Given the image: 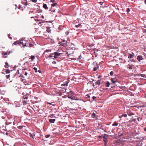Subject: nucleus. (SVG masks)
<instances>
[{"label": "nucleus", "mask_w": 146, "mask_h": 146, "mask_svg": "<svg viewBox=\"0 0 146 146\" xmlns=\"http://www.w3.org/2000/svg\"><path fill=\"white\" fill-rule=\"evenodd\" d=\"M96 98V97L94 96H93L92 97V98L93 99V100H94Z\"/></svg>", "instance_id": "51"}, {"label": "nucleus", "mask_w": 146, "mask_h": 146, "mask_svg": "<svg viewBox=\"0 0 146 146\" xmlns=\"http://www.w3.org/2000/svg\"><path fill=\"white\" fill-rule=\"evenodd\" d=\"M129 55L128 57L129 58H132L135 55L134 54L133 52H132L131 54L129 53Z\"/></svg>", "instance_id": "9"}, {"label": "nucleus", "mask_w": 146, "mask_h": 146, "mask_svg": "<svg viewBox=\"0 0 146 146\" xmlns=\"http://www.w3.org/2000/svg\"><path fill=\"white\" fill-rule=\"evenodd\" d=\"M144 131H146V127L144 129Z\"/></svg>", "instance_id": "62"}, {"label": "nucleus", "mask_w": 146, "mask_h": 146, "mask_svg": "<svg viewBox=\"0 0 146 146\" xmlns=\"http://www.w3.org/2000/svg\"><path fill=\"white\" fill-rule=\"evenodd\" d=\"M62 41H63V42H66V41H65V40H62Z\"/></svg>", "instance_id": "64"}, {"label": "nucleus", "mask_w": 146, "mask_h": 146, "mask_svg": "<svg viewBox=\"0 0 146 146\" xmlns=\"http://www.w3.org/2000/svg\"><path fill=\"white\" fill-rule=\"evenodd\" d=\"M55 1V0H50V2L54 3Z\"/></svg>", "instance_id": "49"}, {"label": "nucleus", "mask_w": 146, "mask_h": 146, "mask_svg": "<svg viewBox=\"0 0 146 146\" xmlns=\"http://www.w3.org/2000/svg\"><path fill=\"white\" fill-rule=\"evenodd\" d=\"M118 125V123L116 122H114L112 124V126H117Z\"/></svg>", "instance_id": "28"}, {"label": "nucleus", "mask_w": 146, "mask_h": 146, "mask_svg": "<svg viewBox=\"0 0 146 146\" xmlns=\"http://www.w3.org/2000/svg\"><path fill=\"white\" fill-rule=\"evenodd\" d=\"M66 42H67L66 41L65 42H64L63 43H62V42H60V44L62 46H64V44H66Z\"/></svg>", "instance_id": "31"}, {"label": "nucleus", "mask_w": 146, "mask_h": 146, "mask_svg": "<svg viewBox=\"0 0 146 146\" xmlns=\"http://www.w3.org/2000/svg\"><path fill=\"white\" fill-rule=\"evenodd\" d=\"M29 41H29H27V42H26V41H25L24 40H23L21 42V44H22L23 46H25V45L26 44H27V43H28Z\"/></svg>", "instance_id": "8"}, {"label": "nucleus", "mask_w": 146, "mask_h": 146, "mask_svg": "<svg viewBox=\"0 0 146 146\" xmlns=\"http://www.w3.org/2000/svg\"><path fill=\"white\" fill-rule=\"evenodd\" d=\"M126 11L127 12H129L130 11V9L129 8H128L127 9Z\"/></svg>", "instance_id": "45"}, {"label": "nucleus", "mask_w": 146, "mask_h": 146, "mask_svg": "<svg viewBox=\"0 0 146 146\" xmlns=\"http://www.w3.org/2000/svg\"><path fill=\"white\" fill-rule=\"evenodd\" d=\"M33 70L35 71V72L36 73L38 72L37 68L36 67H34L33 68Z\"/></svg>", "instance_id": "30"}, {"label": "nucleus", "mask_w": 146, "mask_h": 146, "mask_svg": "<svg viewBox=\"0 0 146 146\" xmlns=\"http://www.w3.org/2000/svg\"><path fill=\"white\" fill-rule=\"evenodd\" d=\"M130 61H131V62H134V60H133V59H132V60H130Z\"/></svg>", "instance_id": "54"}, {"label": "nucleus", "mask_w": 146, "mask_h": 146, "mask_svg": "<svg viewBox=\"0 0 146 146\" xmlns=\"http://www.w3.org/2000/svg\"><path fill=\"white\" fill-rule=\"evenodd\" d=\"M33 2L36 3L37 2V0H31Z\"/></svg>", "instance_id": "44"}, {"label": "nucleus", "mask_w": 146, "mask_h": 146, "mask_svg": "<svg viewBox=\"0 0 146 146\" xmlns=\"http://www.w3.org/2000/svg\"><path fill=\"white\" fill-rule=\"evenodd\" d=\"M52 57V55L51 54H50L49 55L48 57L51 58Z\"/></svg>", "instance_id": "58"}, {"label": "nucleus", "mask_w": 146, "mask_h": 146, "mask_svg": "<svg viewBox=\"0 0 146 146\" xmlns=\"http://www.w3.org/2000/svg\"><path fill=\"white\" fill-rule=\"evenodd\" d=\"M82 22L81 21H79L77 25H76L75 26V27L77 28H81L82 27Z\"/></svg>", "instance_id": "4"}, {"label": "nucleus", "mask_w": 146, "mask_h": 146, "mask_svg": "<svg viewBox=\"0 0 146 146\" xmlns=\"http://www.w3.org/2000/svg\"><path fill=\"white\" fill-rule=\"evenodd\" d=\"M50 135H45V137L46 138H48L49 137H50Z\"/></svg>", "instance_id": "38"}, {"label": "nucleus", "mask_w": 146, "mask_h": 146, "mask_svg": "<svg viewBox=\"0 0 146 146\" xmlns=\"http://www.w3.org/2000/svg\"><path fill=\"white\" fill-rule=\"evenodd\" d=\"M43 7L46 10H47L48 9L46 4L44 3L43 4Z\"/></svg>", "instance_id": "14"}, {"label": "nucleus", "mask_w": 146, "mask_h": 146, "mask_svg": "<svg viewBox=\"0 0 146 146\" xmlns=\"http://www.w3.org/2000/svg\"><path fill=\"white\" fill-rule=\"evenodd\" d=\"M52 55H54V57L55 58H57L59 56L60 54V53L58 52H55L54 53H52Z\"/></svg>", "instance_id": "2"}, {"label": "nucleus", "mask_w": 146, "mask_h": 146, "mask_svg": "<svg viewBox=\"0 0 146 146\" xmlns=\"http://www.w3.org/2000/svg\"><path fill=\"white\" fill-rule=\"evenodd\" d=\"M108 136L106 134H104V136L103 137V138L105 139H107V137Z\"/></svg>", "instance_id": "23"}, {"label": "nucleus", "mask_w": 146, "mask_h": 146, "mask_svg": "<svg viewBox=\"0 0 146 146\" xmlns=\"http://www.w3.org/2000/svg\"><path fill=\"white\" fill-rule=\"evenodd\" d=\"M35 58V56H34L32 55L29 59H31V60L33 61Z\"/></svg>", "instance_id": "27"}, {"label": "nucleus", "mask_w": 146, "mask_h": 146, "mask_svg": "<svg viewBox=\"0 0 146 146\" xmlns=\"http://www.w3.org/2000/svg\"><path fill=\"white\" fill-rule=\"evenodd\" d=\"M92 117L93 118H98V116L94 113H93L92 115Z\"/></svg>", "instance_id": "11"}, {"label": "nucleus", "mask_w": 146, "mask_h": 146, "mask_svg": "<svg viewBox=\"0 0 146 146\" xmlns=\"http://www.w3.org/2000/svg\"><path fill=\"white\" fill-rule=\"evenodd\" d=\"M18 8L19 9H20L21 8V5L20 4L19 5Z\"/></svg>", "instance_id": "43"}, {"label": "nucleus", "mask_w": 146, "mask_h": 146, "mask_svg": "<svg viewBox=\"0 0 146 146\" xmlns=\"http://www.w3.org/2000/svg\"><path fill=\"white\" fill-rule=\"evenodd\" d=\"M68 97L69 98L71 99L72 100L75 99L74 95H75V94L74 92L72 91H70V92H68Z\"/></svg>", "instance_id": "1"}, {"label": "nucleus", "mask_w": 146, "mask_h": 146, "mask_svg": "<svg viewBox=\"0 0 146 146\" xmlns=\"http://www.w3.org/2000/svg\"><path fill=\"white\" fill-rule=\"evenodd\" d=\"M37 6L38 7L37 8V9H38L37 12L38 13L42 12V10L41 9H39V6Z\"/></svg>", "instance_id": "17"}, {"label": "nucleus", "mask_w": 146, "mask_h": 146, "mask_svg": "<svg viewBox=\"0 0 146 146\" xmlns=\"http://www.w3.org/2000/svg\"><path fill=\"white\" fill-rule=\"evenodd\" d=\"M137 59L139 62H140L141 60L143 59L142 56L141 55H139L137 56Z\"/></svg>", "instance_id": "10"}, {"label": "nucleus", "mask_w": 146, "mask_h": 146, "mask_svg": "<svg viewBox=\"0 0 146 146\" xmlns=\"http://www.w3.org/2000/svg\"><path fill=\"white\" fill-rule=\"evenodd\" d=\"M21 3L25 6L28 5V3L27 0H22Z\"/></svg>", "instance_id": "7"}, {"label": "nucleus", "mask_w": 146, "mask_h": 146, "mask_svg": "<svg viewBox=\"0 0 146 146\" xmlns=\"http://www.w3.org/2000/svg\"><path fill=\"white\" fill-rule=\"evenodd\" d=\"M51 50L50 49H47L45 50L44 52H51Z\"/></svg>", "instance_id": "32"}, {"label": "nucleus", "mask_w": 146, "mask_h": 146, "mask_svg": "<svg viewBox=\"0 0 146 146\" xmlns=\"http://www.w3.org/2000/svg\"><path fill=\"white\" fill-rule=\"evenodd\" d=\"M34 98L35 99H36V100H37L38 99V98L36 96H35L34 97Z\"/></svg>", "instance_id": "57"}, {"label": "nucleus", "mask_w": 146, "mask_h": 146, "mask_svg": "<svg viewBox=\"0 0 146 146\" xmlns=\"http://www.w3.org/2000/svg\"><path fill=\"white\" fill-rule=\"evenodd\" d=\"M127 67L129 69L132 70L135 68V66L133 64H128L127 66Z\"/></svg>", "instance_id": "3"}, {"label": "nucleus", "mask_w": 146, "mask_h": 146, "mask_svg": "<svg viewBox=\"0 0 146 146\" xmlns=\"http://www.w3.org/2000/svg\"><path fill=\"white\" fill-rule=\"evenodd\" d=\"M100 80H98L97 81H96L95 83V85H99L100 84Z\"/></svg>", "instance_id": "22"}, {"label": "nucleus", "mask_w": 146, "mask_h": 146, "mask_svg": "<svg viewBox=\"0 0 146 146\" xmlns=\"http://www.w3.org/2000/svg\"><path fill=\"white\" fill-rule=\"evenodd\" d=\"M2 54L4 55H7V52H4L2 53Z\"/></svg>", "instance_id": "46"}, {"label": "nucleus", "mask_w": 146, "mask_h": 146, "mask_svg": "<svg viewBox=\"0 0 146 146\" xmlns=\"http://www.w3.org/2000/svg\"><path fill=\"white\" fill-rule=\"evenodd\" d=\"M41 18L42 19H44V16L43 15H42L41 16Z\"/></svg>", "instance_id": "60"}, {"label": "nucleus", "mask_w": 146, "mask_h": 146, "mask_svg": "<svg viewBox=\"0 0 146 146\" xmlns=\"http://www.w3.org/2000/svg\"><path fill=\"white\" fill-rule=\"evenodd\" d=\"M111 81L113 82V83H115L116 82H117L116 81H114L113 80V79L112 78H111Z\"/></svg>", "instance_id": "33"}, {"label": "nucleus", "mask_w": 146, "mask_h": 146, "mask_svg": "<svg viewBox=\"0 0 146 146\" xmlns=\"http://www.w3.org/2000/svg\"><path fill=\"white\" fill-rule=\"evenodd\" d=\"M18 127L19 129H21L23 128V126H19Z\"/></svg>", "instance_id": "42"}, {"label": "nucleus", "mask_w": 146, "mask_h": 146, "mask_svg": "<svg viewBox=\"0 0 146 146\" xmlns=\"http://www.w3.org/2000/svg\"><path fill=\"white\" fill-rule=\"evenodd\" d=\"M110 83L108 81H106L105 83V86L107 87H108L109 86Z\"/></svg>", "instance_id": "12"}, {"label": "nucleus", "mask_w": 146, "mask_h": 146, "mask_svg": "<svg viewBox=\"0 0 146 146\" xmlns=\"http://www.w3.org/2000/svg\"><path fill=\"white\" fill-rule=\"evenodd\" d=\"M9 77H10V75H6V78H7L8 79L9 78Z\"/></svg>", "instance_id": "41"}, {"label": "nucleus", "mask_w": 146, "mask_h": 146, "mask_svg": "<svg viewBox=\"0 0 146 146\" xmlns=\"http://www.w3.org/2000/svg\"><path fill=\"white\" fill-rule=\"evenodd\" d=\"M21 42L20 41L17 40L13 43V44L15 45L17 44H21Z\"/></svg>", "instance_id": "13"}, {"label": "nucleus", "mask_w": 146, "mask_h": 146, "mask_svg": "<svg viewBox=\"0 0 146 146\" xmlns=\"http://www.w3.org/2000/svg\"><path fill=\"white\" fill-rule=\"evenodd\" d=\"M5 65L6 66H5V68H8L9 67V65L7 62H6L5 63Z\"/></svg>", "instance_id": "29"}, {"label": "nucleus", "mask_w": 146, "mask_h": 146, "mask_svg": "<svg viewBox=\"0 0 146 146\" xmlns=\"http://www.w3.org/2000/svg\"><path fill=\"white\" fill-rule=\"evenodd\" d=\"M55 121V119H49V121L50 123H54Z\"/></svg>", "instance_id": "15"}, {"label": "nucleus", "mask_w": 146, "mask_h": 146, "mask_svg": "<svg viewBox=\"0 0 146 146\" xmlns=\"http://www.w3.org/2000/svg\"><path fill=\"white\" fill-rule=\"evenodd\" d=\"M127 116V115L126 114H123L121 115V116L126 117Z\"/></svg>", "instance_id": "40"}, {"label": "nucleus", "mask_w": 146, "mask_h": 146, "mask_svg": "<svg viewBox=\"0 0 146 146\" xmlns=\"http://www.w3.org/2000/svg\"><path fill=\"white\" fill-rule=\"evenodd\" d=\"M22 98L24 100H27L28 98V97L26 96L25 95L23 96Z\"/></svg>", "instance_id": "20"}, {"label": "nucleus", "mask_w": 146, "mask_h": 146, "mask_svg": "<svg viewBox=\"0 0 146 146\" xmlns=\"http://www.w3.org/2000/svg\"><path fill=\"white\" fill-rule=\"evenodd\" d=\"M10 35L9 34L8 35V36L9 37V38L10 39H12V38L11 37H10V36H10Z\"/></svg>", "instance_id": "50"}, {"label": "nucleus", "mask_w": 146, "mask_h": 146, "mask_svg": "<svg viewBox=\"0 0 146 146\" xmlns=\"http://www.w3.org/2000/svg\"><path fill=\"white\" fill-rule=\"evenodd\" d=\"M137 119L138 121H139V117H138V118H137Z\"/></svg>", "instance_id": "61"}, {"label": "nucleus", "mask_w": 146, "mask_h": 146, "mask_svg": "<svg viewBox=\"0 0 146 146\" xmlns=\"http://www.w3.org/2000/svg\"><path fill=\"white\" fill-rule=\"evenodd\" d=\"M53 21H46L40 22H39V23H38V25L40 24L41 23H44V22H46V23L50 22V23H52Z\"/></svg>", "instance_id": "16"}, {"label": "nucleus", "mask_w": 146, "mask_h": 146, "mask_svg": "<svg viewBox=\"0 0 146 146\" xmlns=\"http://www.w3.org/2000/svg\"><path fill=\"white\" fill-rule=\"evenodd\" d=\"M28 73L27 72H25V76H27V75Z\"/></svg>", "instance_id": "52"}, {"label": "nucleus", "mask_w": 146, "mask_h": 146, "mask_svg": "<svg viewBox=\"0 0 146 146\" xmlns=\"http://www.w3.org/2000/svg\"><path fill=\"white\" fill-rule=\"evenodd\" d=\"M52 63L53 64H56V62L55 61H54L52 62Z\"/></svg>", "instance_id": "47"}, {"label": "nucleus", "mask_w": 146, "mask_h": 146, "mask_svg": "<svg viewBox=\"0 0 146 146\" xmlns=\"http://www.w3.org/2000/svg\"><path fill=\"white\" fill-rule=\"evenodd\" d=\"M19 74V70H17L16 72V74Z\"/></svg>", "instance_id": "53"}, {"label": "nucleus", "mask_w": 146, "mask_h": 146, "mask_svg": "<svg viewBox=\"0 0 146 146\" xmlns=\"http://www.w3.org/2000/svg\"><path fill=\"white\" fill-rule=\"evenodd\" d=\"M19 77H22V78H24V76L23 75H22V74L20 75V76Z\"/></svg>", "instance_id": "48"}, {"label": "nucleus", "mask_w": 146, "mask_h": 146, "mask_svg": "<svg viewBox=\"0 0 146 146\" xmlns=\"http://www.w3.org/2000/svg\"><path fill=\"white\" fill-rule=\"evenodd\" d=\"M15 9H16L17 8V5H15Z\"/></svg>", "instance_id": "55"}, {"label": "nucleus", "mask_w": 146, "mask_h": 146, "mask_svg": "<svg viewBox=\"0 0 146 146\" xmlns=\"http://www.w3.org/2000/svg\"><path fill=\"white\" fill-rule=\"evenodd\" d=\"M48 104H49V105H52L53 106H55L56 105L55 104H52V103H49V102H48Z\"/></svg>", "instance_id": "34"}, {"label": "nucleus", "mask_w": 146, "mask_h": 146, "mask_svg": "<svg viewBox=\"0 0 146 146\" xmlns=\"http://www.w3.org/2000/svg\"><path fill=\"white\" fill-rule=\"evenodd\" d=\"M74 100H78L79 99L78 98H75V99H73Z\"/></svg>", "instance_id": "56"}, {"label": "nucleus", "mask_w": 146, "mask_h": 146, "mask_svg": "<svg viewBox=\"0 0 146 146\" xmlns=\"http://www.w3.org/2000/svg\"><path fill=\"white\" fill-rule=\"evenodd\" d=\"M122 117V116H121H121H119V118H121Z\"/></svg>", "instance_id": "59"}, {"label": "nucleus", "mask_w": 146, "mask_h": 146, "mask_svg": "<svg viewBox=\"0 0 146 146\" xmlns=\"http://www.w3.org/2000/svg\"><path fill=\"white\" fill-rule=\"evenodd\" d=\"M79 79V78L78 77L77 75H76L75 76H74L72 77V80H74L75 81H76V80H78Z\"/></svg>", "instance_id": "5"}, {"label": "nucleus", "mask_w": 146, "mask_h": 146, "mask_svg": "<svg viewBox=\"0 0 146 146\" xmlns=\"http://www.w3.org/2000/svg\"><path fill=\"white\" fill-rule=\"evenodd\" d=\"M29 135L31 137H32L33 139H35H35L36 138L35 137V134H30Z\"/></svg>", "instance_id": "19"}, {"label": "nucleus", "mask_w": 146, "mask_h": 146, "mask_svg": "<svg viewBox=\"0 0 146 146\" xmlns=\"http://www.w3.org/2000/svg\"><path fill=\"white\" fill-rule=\"evenodd\" d=\"M34 45L32 43H29V42L27 43V44H26L25 45V46L28 47H32Z\"/></svg>", "instance_id": "6"}, {"label": "nucleus", "mask_w": 146, "mask_h": 146, "mask_svg": "<svg viewBox=\"0 0 146 146\" xmlns=\"http://www.w3.org/2000/svg\"><path fill=\"white\" fill-rule=\"evenodd\" d=\"M10 72V71L9 70H7L6 71V74H9V73Z\"/></svg>", "instance_id": "36"}, {"label": "nucleus", "mask_w": 146, "mask_h": 146, "mask_svg": "<svg viewBox=\"0 0 146 146\" xmlns=\"http://www.w3.org/2000/svg\"><path fill=\"white\" fill-rule=\"evenodd\" d=\"M50 28L48 27H46V31L47 32H48V33H50Z\"/></svg>", "instance_id": "24"}, {"label": "nucleus", "mask_w": 146, "mask_h": 146, "mask_svg": "<svg viewBox=\"0 0 146 146\" xmlns=\"http://www.w3.org/2000/svg\"><path fill=\"white\" fill-rule=\"evenodd\" d=\"M144 2H145V4L146 5V0H145Z\"/></svg>", "instance_id": "63"}, {"label": "nucleus", "mask_w": 146, "mask_h": 146, "mask_svg": "<svg viewBox=\"0 0 146 146\" xmlns=\"http://www.w3.org/2000/svg\"><path fill=\"white\" fill-rule=\"evenodd\" d=\"M86 98H90V96L88 94H87L86 96Z\"/></svg>", "instance_id": "37"}, {"label": "nucleus", "mask_w": 146, "mask_h": 146, "mask_svg": "<svg viewBox=\"0 0 146 146\" xmlns=\"http://www.w3.org/2000/svg\"><path fill=\"white\" fill-rule=\"evenodd\" d=\"M23 103L24 105H26L27 103V100H23Z\"/></svg>", "instance_id": "25"}, {"label": "nucleus", "mask_w": 146, "mask_h": 146, "mask_svg": "<svg viewBox=\"0 0 146 146\" xmlns=\"http://www.w3.org/2000/svg\"><path fill=\"white\" fill-rule=\"evenodd\" d=\"M57 4V3H55L53 4H51V6L52 7H54Z\"/></svg>", "instance_id": "35"}, {"label": "nucleus", "mask_w": 146, "mask_h": 146, "mask_svg": "<svg viewBox=\"0 0 146 146\" xmlns=\"http://www.w3.org/2000/svg\"><path fill=\"white\" fill-rule=\"evenodd\" d=\"M92 64L94 66H96V65H98L96 61L94 62Z\"/></svg>", "instance_id": "26"}, {"label": "nucleus", "mask_w": 146, "mask_h": 146, "mask_svg": "<svg viewBox=\"0 0 146 146\" xmlns=\"http://www.w3.org/2000/svg\"><path fill=\"white\" fill-rule=\"evenodd\" d=\"M110 74L111 76H113V71H111L110 73Z\"/></svg>", "instance_id": "39"}, {"label": "nucleus", "mask_w": 146, "mask_h": 146, "mask_svg": "<svg viewBox=\"0 0 146 146\" xmlns=\"http://www.w3.org/2000/svg\"><path fill=\"white\" fill-rule=\"evenodd\" d=\"M94 68L93 69V70L94 71H96L97 70V69H98V65H96V66H94Z\"/></svg>", "instance_id": "18"}, {"label": "nucleus", "mask_w": 146, "mask_h": 146, "mask_svg": "<svg viewBox=\"0 0 146 146\" xmlns=\"http://www.w3.org/2000/svg\"><path fill=\"white\" fill-rule=\"evenodd\" d=\"M68 82H67L66 83H64L63 84H62L61 85V86H68Z\"/></svg>", "instance_id": "21"}]
</instances>
